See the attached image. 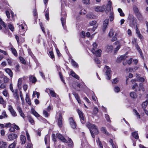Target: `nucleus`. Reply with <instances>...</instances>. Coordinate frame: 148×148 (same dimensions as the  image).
Instances as JSON below:
<instances>
[{"label":"nucleus","instance_id":"1","mask_svg":"<svg viewBox=\"0 0 148 148\" xmlns=\"http://www.w3.org/2000/svg\"><path fill=\"white\" fill-rule=\"evenodd\" d=\"M86 126L90 130L92 137L94 138L95 136L94 134L97 135L99 133L97 127L94 124H92L89 123H87Z\"/></svg>","mask_w":148,"mask_h":148},{"label":"nucleus","instance_id":"2","mask_svg":"<svg viewBox=\"0 0 148 148\" xmlns=\"http://www.w3.org/2000/svg\"><path fill=\"white\" fill-rule=\"evenodd\" d=\"M66 14L65 11H62L61 14V21L62 22V26L64 29H66L65 26L66 18Z\"/></svg>","mask_w":148,"mask_h":148},{"label":"nucleus","instance_id":"3","mask_svg":"<svg viewBox=\"0 0 148 148\" xmlns=\"http://www.w3.org/2000/svg\"><path fill=\"white\" fill-rule=\"evenodd\" d=\"M128 20L130 22V26L132 25L135 26L136 24V19L132 15H129L128 18Z\"/></svg>","mask_w":148,"mask_h":148},{"label":"nucleus","instance_id":"4","mask_svg":"<svg viewBox=\"0 0 148 148\" xmlns=\"http://www.w3.org/2000/svg\"><path fill=\"white\" fill-rule=\"evenodd\" d=\"M105 69L106 70V75L107 76L106 79L108 80L110 79L111 77V72L110 68L108 66H106Z\"/></svg>","mask_w":148,"mask_h":148},{"label":"nucleus","instance_id":"5","mask_svg":"<svg viewBox=\"0 0 148 148\" xmlns=\"http://www.w3.org/2000/svg\"><path fill=\"white\" fill-rule=\"evenodd\" d=\"M77 112L80 119L81 122L82 124L84 123L85 122V121L84 120V118L83 116V113L79 109L77 110Z\"/></svg>","mask_w":148,"mask_h":148},{"label":"nucleus","instance_id":"6","mask_svg":"<svg viewBox=\"0 0 148 148\" xmlns=\"http://www.w3.org/2000/svg\"><path fill=\"white\" fill-rule=\"evenodd\" d=\"M106 8V7L104 5L101 6H97L95 7V11L98 12H103L104 11Z\"/></svg>","mask_w":148,"mask_h":148},{"label":"nucleus","instance_id":"7","mask_svg":"<svg viewBox=\"0 0 148 148\" xmlns=\"http://www.w3.org/2000/svg\"><path fill=\"white\" fill-rule=\"evenodd\" d=\"M1 25L3 26L5 29V30L3 31L5 33H7L9 31L4 22L3 21L1 18H0V30H1L2 29V27L1 26Z\"/></svg>","mask_w":148,"mask_h":148},{"label":"nucleus","instance_id":"8","mask_svg":"<svg viewBox=\"0 0 148 148\" xmlns=\"http://www.w3.org/2000/svg\"><path fill=\"white\" fill-rule=\"evenodd\" d=\"M8 110L10 112L12 116L15 117L17 116V114L15 111L13 109L11 105L8 106Z\"/></svg>","mask_w":148,"mask_h":148},{"label":"nucleus","instance_id":"9","mask_svg":"<svg viewBox=\"0 0 148 148\" xmlns=\"http://www.w3.org/2000/svg\"><path fill=\"white\" fill-rule=\"evenodd\" d=\"M46 92L47 93L49 92L51 96L53 97H56L57 95L54 90L49 88H47L46 90Z\"/></svg>","mask_w":148,"mask_h":148},{"label":"nucleus","instance_id":"10","mask_svg":"<svg viewBox=\"0 0 148 148\" xmlns=\"http://www.w3.org/2000/svg\"><path fill=\"white\" fill-rule=\"evenodd\" d=\"M69 121L71 127L74 129L76 127V125L73 118L72 117L70 118L69 119Z\"/></svg>","mask_w":148,"mask_h":148},{"label":"nucleus","instance_id":"11","mask_svg":"<svg viewBox=\"0 0 148 148\" xmlns=\"http://www.w3.org/2000/svg\"><path fill=\"white\" fill-rule=\"evenodd\" d=\"M17 135L14 133H11L8 136V138L10 140H14L18 137Z\"/></svg>","mask_w":148,"mask_h":148},{"label":"nucleus","instance_id":"12","mask_svg":"<svg viewBox=\"0 0 148 148\" xmlns=\"http://www.w3.org/2000/svg\"><path fill=\"white\" fill-rule=\"evenodd\" d=\"M108 21L109 19H106L103 22L102 27V30L103 32H104L105 31L106 29L108 23Z\"/></svg>","mask_w":148,"mask_h":148},{"label":"nucleus","instance_id":"13","mask_svg":"<svg viewBox=\"0 0 148 148\" xmlns=\"http://www.w3.org/2000/svg\"><path fill=\"white\" fill-rule=\"evenodd\" d=\"M17 109L18 112L19 113V114L22 117L23 119H24L25 118V115L23 112L21 108L20 107L18 106L17 107Z\"/></svg>","mask_w":148,"mask_h":148},{"label":"nucleus","instance_id":"14","mask_svg":"<svg viewBox=\"0 0 148 148\" xmlns=\"http://www.w3.org/2000/svg\"><path fill=\"white\" fill-rule=\"evenodd\" d=\"M58 138L61 140L62 142L67 143V141L65 138L61 134H59L57 135Z\"/></svg>","mask_w":148,"mask_h":148},{"label":"nucleus","instance_id":"15","mask_svg":"<svg viewBox=\"0 0 148 148\" xmlns=\"http://www.w3.org/2000/svg\"><path fill=\"white\" fill-rule=\"evenodd\" d=\"M58 125L60 127L62 126V117L61 114H60L58 120Z\"/></svg>","mask_w":148,"mask_h":148},{"label":"nucleus","instance_id":"16","mask_svg":"<svg viewBox=\"0 0 148 148\" xmlns=\"http://www.w3.org/2000/svg\"><path fill=\"white\" fill-rule=\"evenodd\" d=\"M5 71L8 73L12 78L13 77V73L10 69L9 68H6L4 69Z\"/></svg>","mask_w":148,"mask_h":148},{"label":"nucleus","instance_id":"17","mask_svg":"<svg viewBox=\"0 0 148 148\" xmlns=\"http://www.w3.org/2000/svg\"><path fill=\"white\" fill-rule=\"evenodd\" d=\"M73 95L75 97V99L78 101V103L79 104H81V101L80 99V98L79 96L75 92H74L73 94Z\"/></svg>","mask_w":148,"mask_h":148},{"label":"nucleus","instance_id":"18","mask_svg":"<svg viewBox=\"0 0 148 148\" xmlns=\"http://www.w3.org/2000/svg\"><path fill=\"white\" fill-rule=\"evenodd\" d=\"M8 117L5 110H3L2 113V115L0 116V119L7 118Z\"/></svg>","mask_w":148,"mask_h":148},{"label":"nucleus","instance_id":"19","mask_svg":"<svg viewBox=\"0 0 148 148\" xmlns=\"http://www.w3.org/2000/svg\"><path fill=\"white\" fill-rule=\"evenodd\" d=\"M0 103L3 105L4 108H5L6 104V102L4 100L3 97L1 96H0Z\"/></svg>","mask_w":148,"mask_h":148},{"label":"nucleus","instance_id":"20","mask_svg":"<svg viewBox=\"0 0 148 148\" xmlns=\"http://www.w3.org/2000/svg\"><path fill=\"white\" fill-rule=\"evenodd\" d=\"M12 93H13V95L14 98L16 100L18 99H19V96L18 93V90H15L14 92Z\"/></svg>","mask_w":148,"mask_h":148},{"label":"nucleus","instance_id":"21","mask_svg":"<svg viewBox=\"0 0 148 148\" xmlns=\"http://www.w3.org/2000/svg\"><path fill=\"white\" fill-rule=\"evenodd\" d=\"M29 78L30 81L31 82L33 83H35L37 81L36 78L34 77H32V75L29 76Z\"/></svg>","mask_w":148,"mask_h":148},{"label":"nucleus","instance_id":"22","mask_svg":"<svg viewBox=\"0 0 148 148\" xmlns=\"http://www.w3.org/2000/svg\"><path fill=\"white\" fill-rule=\"evenodd\" d=\"M148 101L147 100L143 102L142 104V107L143 110L146 109V108L147 106Z\"/></svg>","mask_w":148,"mask_h":148},{"label":"nucleus","instance_id":"23","mask_svg":"<svg viewBox=\"0 0 148 148\" xmlns=\"http://www.w3.org/2000/svg\"><path fill=\"white\" fill-rule=\"evenodd\" d=\"M136 48H137V50L139 52V53L140 55L141 56V58L143 59H144V56H143V53L141 51V49L139 48V47L138 45H136Z\"/></svg>","mask_w":148,"mask_h":148},{"label":"nucleus","instance_id":"24","mask_svg":"<svg viewBox=\"0 0 148 148\" xmlns=\"http://www.w3.org/2000/svg\"><path fill=\"white\" fill-rule=\"evenodd\" d=\"M106 48V51L108 52H111L113 49V47L111 45L107 46Z\"/></svg>","mask_w":148,"mask_h":148},{"label":"nucleus","instance_id":"25","mask_svg":"<svg viewBox=\"0 0 148 148\" xmlns=\"http://www.w3.org/2000/svg\"><path fill=\"white\" fill-rule=\"evenodd\" d=\"M132 135L135 139H138L139 138V136L137 131H135L132 133Z\"/></svg>","mask_w":148,"mask_h":148},{"label":"nucleus","instance_id":"26","mask_svg":"<svg viewBox=\"0 0 148 148\" xmlns=\"http://www.w3.org/2000/svg\"><path fill=\"white\" fill-rule=\"evenodd\" d=\"M22 83V80L21 78H19L18 81L17 86L18 88L21 89V84Z\"/></svg>","mask_w":148,"mask_h":148},{"label":"nucleus","instance_id":"27","mask_svg":"<svg viewBox=\"0 0 148 148\" xmlns=\"http://www.w3.org/2000/svg\"><path fill=\"white\" fill-rule=\"evenodd\" d=\"M20 140L21 141L22 144H24L25 143L26 138L25 136L23 135H21L20 136Z\"/></svg>","mask_w":148,"mask_h":148},{"label":"nucleus","instance_id":"28","mask_svg":"<svg viewBox=\"0 0 148 148\" xmlns=\"http://www.w3.org/2000/svg\"><path fill=\"white\" fill-rule=\"evenodd\" d=\"M97 44L95 42H94L93 44V48L91 50V52L93 54H94L95 52V49H96L97 47Z\"/></svg>","mask_w":148,"mask_h":148},{"label":"nucleus","instance_id":"29","mask_svg":"<svg viewBox=\"0 0 148 148\" xmlns=\"http://www.w3.org/2000/svg\"><path fill=\"white\" fill-rule=\"evenodd\" d=\"M101 130V132L105 134L106 135H108L109 134L108 132L107 131L105 127H102Z\"/></svg>","mask_w":148,"mask_h":148},{"label":"nucleus","instance_id":"30","mask_svg":"<svg viewBox=\"0 0 148 148\" xmlns=\"http://www.w3.org/2000/svg\"><path fill=\"white\" fill-rule=\"evenodd\" d=\"M25 100L26 102L28 103V104L29 105L31 104V102L30 100V99L29 98L28 95L27 94H26V98Z\"/></svg>","mask_w":148,"mask_h":148},{"label":"nucleus","instance_id":"31","mask_svg":"<svg viewBox=\"0 0 148 148\" xmlns=\"http://www.w3.org/2000/svg\"><path fill=\"white\" fill-rule=\"evenodd\" d=\"M101 50L100 49H99L97 50L96 51H95L94 54L95 53L96 56L99 57L101 56Z\"/></svg>","mask_w":148,"mask_h":148},{"label":"nucleus","instance_id":"32","mask_svg":"<svg viewBox=\"0 0 148 148\" xmlns=\"http://www.w3.org/2000/svg\"><path fill=\"white\" fill-rule=\"evenodd\" d=\"M71 75L75 78H76V79H79V76L76 74L73 71H71Z\"/></svg>","mask_w":148,"mask_h":148},{"label":"nucleus","instance_id":"33","mask_svg":"<svg viewBox=\"0 0 148 148\" xmlns=\"http://www.w3.org/2000/svg\"><path fill=\"white\" fill-rule=\"evenodd\" d=\"M136 33L137 34L138 37L140 38H141L142 35L141 34H140V32L139 31V29H138L137 25H136Z\"/></svg>","mask_w":148,"mask_h":148},{"label":"nucleus","instance_id":"34","mask_svg":"<svg viewBox=\"0 0 148 148\" xmlns=\"http://www.w3.org/2000/svg\"><path fill=\"white\" fill-rule=\"evenodd\" d=\"M32 113L36 117H38L40 116L39 114L34 110L33 109L31 110Z\"/></svg>","mask_w":148,"mask_h":148},{"label":"nucleus","instance_id":"35","mask_svg":"<svg viewBox=\"0 0 148 148\" xmlns=\"http://www.w3.org/2000/svg\"><path fill=\"white\" fill-rule=\"evenodd\" d=\"M6 146L5 142L0 141V148H5Z\"/></svg>","mask_w":148,"mask_h":148},{"label":"nucleus","instance_id":"36","mask_svg":"<svg viewBox=\"0 0 148 148\" xmlns=\"http://www.w3.org/2000/svg\"><path fill=\"white\" fill-rule=\"evenodd\" d=\"M71 63L73 66L74 67H76L78 66L77 64L73 59H71Z\"/></svg>","mask_w":148,"mask_h":148},{"label":"nucleus","instance_id":"37","mask_svg":"<svg viewBox=\"0 0 148 148\" xmlns=\"http://www.w3.org/2000/svg\"><path fill=\"white\" fill-rule=\"evenodd\" d=\"M11 49L12 53L15 56H17V53L16 50L13 48H11Z\"/></svg>","mask_w":148,"mask_h":148},{"label":"nucleus","instance_id":"38","mask_svg":"<svg viewBox=\"0 0 148 148\" xmlns=\"http://www.w3.org/2000/svg\"><path fill=\"white\" fill-rule=\"evenodd\" d=\"M133 112L134 113V115L136 116V117L138 119H140V116L139 113L136 110L134 109L133 110Z\"/></svg>","mask_w":148,"mask_h":148},{"label":"nucleus","instance_id":"39","mask_svg":"<svg viewBox=\"0 0 148 148\" xmlns=\"http://www.w3.org/2000/svg\"><path fill=\"white\" fill-rule=\"evenodd\" d=\"M135 14L138 19H140L142 18V16L139 11L135 13Z\"/></svg>","mask_w":148,"mask_h":148},{"label":"nucleus","instance_id":"40","mask_svg":"<svg viewBox=\"0 0 148 148\" xmlns=\"http://www.w3.org/2000/svg\"><path fill=\"white\" fill-rule=\"evenodd\" d=\"M69 145L71 147H72L73 145V143L70 138H68Z\"/></svg>","mask_w":148,"mask_h":148},{"label":"nucleus","instance_id":"41","mask_svg":"<svg viewBox=\"0 0 148 148\" xmlns=\"http://www.w3.org/2000/svg\"><path fill=\"white\" fill-rule=\"evenodd\" d=\"M50 136L49 135H46L45 138V141L46 145L47 144L48 141L49 140Z\"/></svg>","mask_w":148,"mask_h":148},{"label":"nucleus","instance_id":"42","mask_svg":"<svg viewBox=\"0 0 148 148\" xmlns=\"http://www.w3.org/2000/svg\"><path fill=\"white\" fill-rule=\"evenodd\" d=\"M130 96L133 99H135L136 97V94L134 92H132L130 94Z\"/></svg>","mask_w":148,"mask_h":148},{"label":"nucleus","instance_id":"43","mask_svg":"<svg viewBox=\"0 0 148 148\" xmlns=\"http://www.w3.org/2000/svg\"><path fill=\"white\" fill-rule=\"evenodd\" d=\"M114 31L112 29H111L109 34L108 36L110 37H112L114 34Z\"/></svg>","mask_w":148,"mask_h":148},{"label":"nucleus","instance_id":"44","mask_svg":"<svg viewBox=\"0 0 148 148\" xmlns=\"http://www.w3.org/2000/svg\"><path fill=\"white\" fill-rule=\"evenodd\" d=\"M118 11L120 13V15L121 16H124L125 14L123 12L122 9L120 8L118 9Z\"/></svg>","mask_w":148,"mask_h":148},{"label":"nucleus","instance_id":"45","mask_svg":"<svg viewBox=\"0 0 148 148\" xmlns=\"http://www.w3.org/2000/svg\"><path fill=\"white\" fill-rule=\"evenodd\" d=\"M3 94L5 97H8V93L7 90H4L3 92Z\"/></svg>","mask_w":148,"mask_h":148},{"label":"nucleus","instance_id":"46","mask_svg":"<svg viewBox=\"0 0 148 148\" xmlns=\"http://www.w3.org/2000/svg\"><path fill=\"white\" fill-rule=\"evenodd\" d=\"M28 120L29 122L32 125H34L35 124V122L34 120L31 117H29L28 119Z\"/></svg>","mask_w":148,"mask_h":148},{"label":"nucleus","instance_id":"47","mask_svg":"<svg viewBox=\"0 0 148 148\" xmlns=\"http://www.w3.org/2000/svg\"><path fill=\"white\" fill-rule=\"evenodd\" d=\"M87 16L88 18L90 19H95L96 18V16L92 15V14H88L87 15Z\"/></svg>","mask_w":148,"mask_h":148},{"label":"nucleus","instance_id":"48","mask_svg":"<svg viewBox=\"0 0 148 148\" xmlns=\"http://www.w3.org/2000/svg\"><path fill=\"white\" fill-rule=\"evenodd\" d=\"M8 26L9 29L11 30V31L12 32H13L14 28V27L13 25L9 23L8 25Z\"/></svg>","mask_w":148,"mask_h":148},{"label":"nucleus","instance_id":"49","mask_svg":"<svg viewBox=\"0 0 148 148\" xmlns=\"http://www.w3.org/2000/svg\"><path fill=\"white\" fill-rule=\"evenodd\" d=\"M16 144V142L14 141L13 143L10 145L9 146V148H14Z\"/></svg>","mask_w":148,"mask_h":148},{"label":"nucleus","instance_id":"50","mask_svg":"<svg viewBox=\"0 0 148 148\" xmlns=\"http://www.w3.org/2000/svg\"><path fill=\"white\" fill-rule=\"evenodd\" d=\"M20 66L18 64H16L15 68V71L16 72L19 71H20Z\"/></svg>","mask_w":148,"mask_h":148},{"label":"nucleus","instance_id":"51","mask_svg":"<svg viewBox=\"0 0 148 148\" xmlns=\"http://www.w3.org/2000/svg\"><path fill=\"white\" fill-rule=\"evenodd\" d=\"M133 10L135 13L139 11L138 8L135 5L133 6Z\"/></svg>","mask_w":148,"mask_h":148},{"label":"nucleus","instance_id":"52","mask_svg":"<svg viewBox=\"0 0 148 148\" xmlns=\"http://www.w3.org/2000/svg\"><path fill=\"white\" fill-rule=\"evenodd\" d=\"M97 142L98 144H99L100 148H103L101 142L99 141V138H98V140H97Z\"/></svg>","mask_w":148,"mask_h":148},{"label":"nucleus","instance_id":"53","mask_svg":"<svg viewBox=\"0 0 148 148\" xmlns=\"http://www.w3.org/2000/svg\"><path fill=\"white\" fill-rule=\"evenodd\" d=\"M112 6H107V8L106 10V13H108L109 11H111Z\"/></svg>","mask_w":148,"mask_h":148},{"label":"nucleus","instance_id":"54","mask_svg":"<svg viewBox=\"0 0 148 148\" xmlns=\"http://www.w3.org/2000/svg\"><path fill=\"white\" fill-rule=\"evenodd\" d=\"M26 148H32V145L31 141H29L28 142Z\"/></svg>","mask_w":148,"mask_h":148},{"label":"nucleus","instance_id":"55","mask_svg":"<svg viewBox=\"0 0 148 148\" xmlns=\"http://www.w3.org/2000/svg\"><path fill=\"white\" fill-rule=\"evenodd\" d=\"M19 59L23 64H25L26 63V62L25 59L22 57H19Z\"/></svg>","mask_w":148,"mask_h":148},{"label":"nucleus","instance_id":"56","mask_svg":"<svg viewBox=\"0 0 148 148\" xmlns=\"http://www.w3.org/2000/svg\"><path fill=\"white\" fill-rule=\"evenodd\" d=\"M9 80V79L6 76H4L3 77V81L5 83L8 82Z\"/></svg>","mask_w":148,"mask_h":148},{"label":"nucleus","instance_id":"57","mask_svg":"<svg viewBox=\"0 0 148 148\" xmlns=\"http://www.w3.org/2000/svg\"><path fill=\"white\" fill-rule=\"evenodd\" d=\"M93 110V114H96L98 112V109L97 107H95Z\"/></svg>","mask_w":148,"mask_h":148},{"label":"nucleus","instance_id":"58","mask_svg":"<svg viewBox=\"0 0 148 148\" xmlns=\"http://www.w3.org/2000/svg\"><path fill=\"white\" fill-rule=\"evenodd\" d=\"M121 47V46L120 45H119L114 49V53H116L118 50Z\"/></svg>","mask_w":148,"mask_h":148},{"label":"nucleus","instance_id":"59","mask_svg":"<svg viewBox=\"0 0 148 148\" xmlns=\"http://www.w3.org/2000/svg\"><path fill=\"white\" fill-rule=\"evenodd\" d=\"M114 19L113 13L111 12L110 13V21H112Z\"/></svg>","mask_w":148,"mask_h":148},{"label":"nucleus","instance_id":"60","mask_svg":"<svg viewBox=\"0 0 148 148\" xmlns=\"http://www.w3.org/2000/svg\"><path fill=\"white\" fill-rule=\"evenodd\" d=\"M142 90V91H144V89L143 87V84L142 83H140L139 84V90Z\"/></svg>","mask_w":148,"mask_h":148},{"label":"nucleus","instance_id":"61","mask_svg":"<svg viewBox=\"0 0 148 148\" xmlns=\"http://www.w3.org/2000/svg\"><path fill=\"white\" fill-rule=\"evenodd\" d=\"M120 90V88L118 86H115L114 87V91L115 92H119Z\"/></svg>","mask_w":148,"mask_h":148},{"label":"nucleus","instance_id":"62","mask_svg":"<svg viewBox=\"0 0 148 148\" xmlns=\"http://www.w3.org/2000/svg\"><path fill=\"white\" fill-rule=\"evenodd\" d=\"M43 114L45 117H47L49 115V113L45 110H44Z\"/></svg>","mask_w":148,"mask_h":148},{"label":"nucleus","instance_id":"63","mask_svg":"<svg viewBox=\"0 0 148 148\" xmlns=\"http://www.w3.org/2000/svg\"><path fill=\"white\" fill-rule=\"evenodd\" d=\"M10 88L11 91L12 92H14V91H15V90L13 89V84L12 83L10 84Z\"/></svg>","mask_w":148,"mask_h":148},{"label":"nucleus","instance_id":"64","mask_svg":"<svg viewBox=\"0 0 148 148\" xmlns=\"http://www.w3.org/2000/svg\"><path fill=\"white\" fill-rule=\"evenodd\" d=\"M92 98L93 100L95 101V102L96 103V102L97 101V98L94 95H92Z\"/></svg>","mask_w":148,"mask_h":148}]
</instances>
